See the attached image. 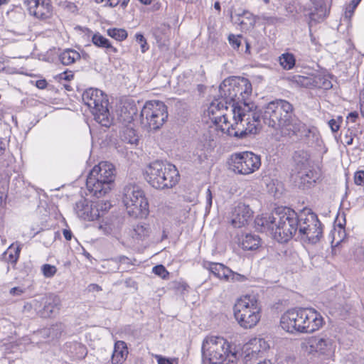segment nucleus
I'll return each instance as SVG.
<instances>
[{
  "mask_svg": "<svg viewBox=\"0 0 364 364\" xmlns=\"http://www.w3.org/2000/svg\"><path fill=\"white\" fill-rule=\"evenodd\" d=\"M219 98L208 107L207 115L223 132L238 139L255 134L260 124L261 113L249 100L252 84L245 77L225 79L219 87Z\"/></svg>",
  "mask_w": 364,
  "mask_h": 364,
  "instance_id": "1",
  "label": "nucleus"
},
{
  "mask_svg": "<svg viewBox=\"0 0 364 364\" xmlns=\"http://www.w3.org/2000/svg\"><path fill=\"white\" fill-rule=\"evenodd\" d=\"M298 220V215L294 210L282 207L271 215L257 216L255 223L261 226L262 230H269L274 240L284 243L296 235Z\"/></svg>",
  "mask_w": 364,
  "mask_h": 364,
  "instance_id": "2",
  "label": "nucleus"
},
{
  "mask_svg": "<svg viewBox=\"0 0 364 364\" xmlns=\"http://www.w3.org/2000/svg\"><path fill=\"white\" fill-rule=\"evenodd\" d=\"M265 124L275 129L282 136L291 137L294 124L299 119L294 114L293 105L284 100H276L267 104L262 114Z\"/></svg>",
  "mask_w": 364,
  "mask_h": 364,
  "instance_id": "3",
  "label": "nucleus"
},
{
  "mask_svg": "<svg viewBox=\"0 0 364 364\" xmlns=\"http://www.w3.org/2000/svg\"><path fill=\"white\" fill-rule=\"evenodd\" d=\"M323 323V317L313 308L288 310L282 316L280 321L282 328L291 333H311L318 330Z\"/></svg>",
  "mask_w": 364,
  "mask_h": 364,
  "instance_id": "4",
  "label": "nucleus"
},
{
  "mask_svg": "<svg viewBox=\"0 0 364 364\" xmlns=\"http://www.w3.org/2000/svg\"><path fill=\"white\" fill-rule=\"evenodd\" d=\"M203 364H236L238 360L237 351L223 337L208 336L202 344Z\"/></svg>",
  "mask_w": 364,
  "mask_h": 364,
  "instance_id": "5",
  "label": "nucleus"
},
{
  "mask_svg": "<svg viewBox=\"0 0 364 364\" xmlns=\"http://www.w3.org/2000/svg\"><path fill=\"white\" fill-rule=\"evenodd\" d=\"M116 170L114 166L107 161H101L90 171L86 187L92 196L102 198L108 194L114 187Z\"/></svg>",
  "mask_w": 364,
  "mask_h": 364,
  "instance_id": "6",
  "label": "nucleus"
},
{
  "mask_svg": "<svg viewBox=\"0 0 364 364\" xmlns=\"http://www.w3.org/2000/svg\"><path fill=\"white\" fill-rule=\"evenodd\" d=\"M144 176L150 186L160 190L173 188L180 178L179 172L173 164L159 160L146 167Z\"/></svg>",
  "mask_w": 364,
  "mask_h": 364,
  "instance_id": "7",
  "label": "nucleus"
},
{
  "mask_svg": "<svg viewBox=\"0 0 364 364\" xmlns=\"http://www.w3.org/2000/svg\"><path fill=\"white\" fill-rule=\"evenodd\" d=\"M82 99L98 124L105 127L112 124V117L108 109V99L102 90L92 87L87 89L82 93Z\"/></svg>",
  "mask_w": 364,
  "mask_h": 364,
  "instance_id": "8",
  "label": "nucleus"
},
{
  "mask_svg": "<svg viewBox=\"0 0 364 364\" xmlns=\"http://www.w3.org/2000/svg\"><path fill=\"white\" fill-rule=\"evenodd\" d=\"M122 200L129 215L144 218L149 214V203L144 191L135 183L126 184L122 191Z\"/></svg>",
  "mask_w": 364,
  "mask_h": 364,
  "instance_id": "9",
  "label": "nucleus"
},
{
  "mask_svg": "<svg viewBox=\"0 0 364 364\" xmlns=\"http://www.w3.org/2000/svg\"><path fill=\"white\" fill-rule=\"evenodd\" d=\"M234 316L241 327L255 326L261 318V307L255 296L245 295L239 298L234 306Z\"/></svg>",
  "mask_w": 364,
  "mask_h": 364,
  "instance_id": "10",
  "label": "nucleus"
},
{
  "mask_svg": "<svg viewBox=\"0 0 364 364\" xmlns=\"http://www.w3.org/2000/svg\"><path fill=\"white\" fill-rule=\"evenodd\" d=\"M296 237L305 242L316 244L322 237L321 223L311 210L303 211L298 215Z\"/></svg>",
  "mask_w": 364,
  "mask_h": 364,
  "instance_id": "11",
  "label": "nucleus"
},
{
  "mask_svg": "<svg viewBox=\"0 0 364 364\" xmlns=\"http://www.w3.org/2000/svg\"><path fill=\"white\" fill-rule=\"evenodd\" d=\"M168 115L167 107L163 102L150 100L144 104L141 110V123L149 130L155 131L163 126Z\"/></svg>",
  "mask_w": 364,
  "mask_h": 364,
  "instance_id": "12",
  "label": "nucleus"
},
{
  "mask_svg": "<svg viewBox=\"0 0 364 364\" xmlns=\"http://www.w3.org/2000/svg\"><path fill=\"white\" fill-rule=\"evenodd\" d=\"M231 169L237 174L248 175L257 171L261 166V159L251 151L236 153L231 157Z\"/></svg>",
  "mask_w": 364,
  "mask_h": 364,
  "instance_id": "13",
  "label": "nucleus"
},
{
  "mask_svg": "<svg viewBox=\"0 0 364 364\" xmlns=\"http://www.w3.org/2000/svg\"><path fill=\"white\" fill-rule=\"evenodd\" d=\"M63 330L64 326L63 323H60L53 325L50 328H43L38 331V332L35 333L32 337L23 336L11 343L13 348L12 351L15 353L17 351L21 352L26 350L28 345L39 342L36 341L37 338H51L52 339L58 338L59 336H60Z\"/></svg>",
  "mask_w": 364,
  "mask_h": 364,
  "instance_id": "14",
  "label": "nucleus"
},
{
  "mask_svg": "<svg viewBox=\"0 0 364 364\" xmlns=\"http://www.w3.org/2000/svg\"><path fill=\"white\" fill-rule=\"evenodd\" d=\"M293 136L306 140L310 145L319 144L321 141L318 129L314 127H307L301 120L297 124H294V129L291 134V137Z\"/></svg>",
  "mask_w": 364,
  "mask_h": 364,
  "instance_id": "15",
  "label": "nucleus"
},
{
  "mask_svg": "<svg viewBox=\"0 0 364 364\" xmlns=\"http://www.w3.org/2000/svg\"><path fill=\"white\" fill-rule=\"evenodd\" d=\"M269 348L268 343L264 338H254L244 346L245 357L249 360L256 359Z\"/></svg>",
  "mask_w": 364,
  "mask_h": 364,
  "instance_id": "16",
  "label": "nucleus"
},
{
  "mask_svg": "<svg viewBox=\"0 0 364 364\" xmlns=\"http://www.w3.org/2000/svg\"><path fill=\"white\" fill-rule=\"evenodd\" d=\"M31 15L38 18H48L51 14L50 0H24Z\"/></svg>",
  "mask_w": 364,
  "mask_h": 364,
  "instance_id": "17",
  "label": "nucleus"
},
{
  "mask_svg": "<svg viewBox=\"0 0 364 364\" xmlns=\"http://www.w3.org/2000/svg\"><path fill=\"white\" fill-rule=\"evenodd\" d=\"M252 217V211L250 207L243 203H239L233 210L231 217V224L236 228L246 225Z\"/></svg>",
  "mask_w": 364,
  "mask_h": 364,
  "instance_id": "18",
  "label": "nucleus"
},
{
  "mask_svg": "<svg viewBox=\"0 0 364 364\" xmlns=\"http://www.w3.org/2000/svg\"><path fill=\"white\" fill-rule=\"evenodd\" d=\"M309 346L311 351H315L320 355L329 357L334 352L333 341L327 337H314L309 340Z\"/></svg>",
  "mask_w": 364,
  "mask_h": 364,
  "instance_id": "19",
  "label": "nucleus"
},
{
  "mask_svg": "<svg viewBox=\"0 0 364 364\" xmlns=\"http://www.w3.org/2000/svg\"><path fill=\"white\" fill-rule=\"evenodd\" d=\"M75 212L82 220L92 221L99 218V213L95 209L94 203L86 199H81L75 203Z\"/></svg>",
  "mask_w": 364,
  "mask_h": 364,
  "instance_id": "20",
  "label": "nucleus"
},
{
  "mask_svg": "<svg viewBox=\"0 0 364 364\" xmlns=\"http://www.w3.org/2000/svg\"><path fill=\"white\" fill-rule=\"evenodd\" d=\"M294 181L297 186L303 189L313 186L319 178L318 173L311 167L298 173H294Z\"/></svg>",
  "mask_w": 364,
  "mask_h": 364,
  "instance_id": "21",
  "label": "nucleus"
},
{
  "mask_svg": "<svg viewBox=\"0 0 364 364\" xmlns=\"http://www.w3.org/2000/svg\"><path fill=\"white\" fill-rule=\"evenodd\" d=\"M61 308V300L57 295L50 294L46 297L42 311L43 316L50 317L57 314Z\"/></svg>",
  "mask_w": 364,
  "mask_h": 364,
  "instance_id": "22",
  "label": "nucleus"
},
{
  "mask_svg": "<svg viewBox=\"0 0 364 364\" xmlns=\"http://www.w3.org/2000/svg\"><path fill=\"white\" fill-rule=\"evenodd\" d=\"M294 173H298L300 171H304L311 167L310 155L307 151L300 150L294 153Z\"/></svg>",
  "mask_w": 364,
  "mask_h": 364,
  "instance_id": "23",
  "label": "nucleus"
},
{
  "mask_svg": "<svg viewBox=\"0 0 364 364\" xmlns=\"http://www.w3.org/2000/svg\"><path fill=\"white\" fill-rule=\"evenodd\" d=\"M238 243L244 250H255L261 245V239L257 235L246 233L240 236Z\"/></svg>",
  "mask_w": 364,
  "mask_h": 364,
  "instance_id": "24",
  "label": "nucleus"
},
{
  "mask_svg": "<svg viewBox=\"0 0 364 364\" xmlns=\"http://www.w3.org/2000/svg\"><path fill=\"white\" fill-rule=\"evenodd\" d=\"M64 350L70 357L76 359H82L87 354V349L85 346L77 341L66 342L64 345Z\"/></svg>",
  "mask_w": 364,
  "mask_h": 364,
  "instance_id": "25",
  "label": "nucleus"
},
{
  "mask_svg": "<svg viewBox=\"0 0 364 364\" xmlns=\"http://www.w3.org/2000/svg\"><path fill=\"white\" fill-rule=\"evenodd\" d=\"M128 349L124 341H118L115 342L112 355V364H122L127 359Z\"/></svg>",
  "mask_w": 364,
  "mask_h": 364,
  "instance_id": "26",
  "label": "nucleus"
},
{
  "mask_svg": "<svg viewBox=\"0 0 364 364\" xmlns=\"http://www.w3.org/2000/svg\"><path fill=\"white\" fill-rule=\"evenodd\" d=\"M204 267L215 277L223 281L228 279V273H230V269L221 263L207 262L204 263Z\"/></svg>",
  "mask_w": 364,
  "mask_h": 364,
  "instance_id": "27",
  "label": "nucleus"
},
{
  "mask_svg": "<svg viewBox=\"0 0 364 364\" xmlns=\"http://www.w3.org/2000/svg\"><path fill=\"white\" fill-rule=\"evenodd\" d=\"M235 23L241 26L242 29L249 30L255 24L256 19L254 15L248 11H243L242 13H236Z\"/></svg>",
  "mask_w": 364,
  "mask_h": 364,
  "instance_id": "28",
  "label": "nucleus"
},
{
  "mask_svg": "<svg viewBox=\"0 0 364 364\" xmlns=\"http://www.w3.org/2000/svg\"><path fill=\"white\" fill-rule=\"evenodd\" d=\"M92 42L95 46L105 49V52L107 54H109L110 53H116L118 52L117 48L114 47L110 41L100 33H95L92 36Z\"/></svg>",
  "mask_w": 364,
  "mask_h": 364,
  "instance_id": "29",
  "label": "nucleus"
},
{
  "mask_svg": "<svg viewBox=\"0 0 364 364\" xmlns=\"http://www.w3.org/2000/svg\"><path fill=\"white\" fill-rule=\"evenodd\" d=\"M151 233V228L149 224L139 223L133 226L132 237L135 240L143 241L146 240Z\"/></svg>",
  "mask_w": 364,
  "mask_h": 364,
  "instance_id": "30",
  "label": "nucleus"
},
{
  "mask_svg": "<svg viewBox=\"0 0 364 364\" xmlns=\"http://www.w3.org/2000/svg\"><path fill=\"white\" fill-rule=\"evenodd\" d=\"M59 60L64 65H70L80 59V53L73 49H65L58 56Z\"/></svg>",
  "mask_w": 364,
  "mask_h": 364,
  "instance_id": "31",
  "label": "nucleus"
},
{
  "mask_svg": "<svg viewBox=\"0 0 364 364\" xmlns=\"http://www.w3.org/2000/svg\"><path fill=\"white\" fill-rule=\"evenodd\" d=\"M328 9L323 1H320L315 6L314 11L310 13V19L316 22L323 21L328 15Z\"/></svg>",
  "mask_w": 364,
  "mask_h": 364,
  "instance_id": "32",
  "label": "nucleus"
},
{
  "mask_svg": "<svg viewBox=\"0 0 364 364\" xmlns=\"http://www.w3.org/2000/svg\"><path fill=\"white\" fill-rule=\"evenodd\" d=\"M314 77V75H309L307 76L296 75L289 77V80L292 84L296 86L313 88Z\"/></svg>",
  "mask_w": 364,
  "mask_h": 364,
  "instance_id": "33",
  "label": "nucleus"
},
{
  "mask_svg": "<svg viewBox=\"0 0 364 364\" xmlns=\"http://www.w3.org/2000/svg\"><path fill=\"white\" fill-rule=\"evenodd\" d=\"M280 65L287 70H291L296 64V58L293 53H284L279 57Z\"/></svg>",
  "mask_w": 364,
  "mask_h": 364,
  "instance_id": "34",
  "label": "nucleus"
},
{
  "mask_svg": "<svg viewBox=\"0 0 364 364\" xmlns=\"http://www.w3.org/2000/svg\"><path fill=\"white\" fill-rule=\"evenodd\" d=\"M313 87L322 88L329 90L332 87L331 80L321 74L314 75Z\"/></svg>",
  "mask_w": 364,
  "mask_h": 364,
  "instance_id": "35",
  "label": "nucleus"
},
{
  "mask_svg": "<svg viewBox=\"0 0 364 364\" xmlns=\"http://www.w3.org/2000/svg\"><path fill=\"white\" fill-rule=\"evenodd\" d=\"M107 33L109 37H111L118 41H122L125 40L128 36L127 31L123 28H109L107 31Z\"/></svg>",
  "mask_w": 364,
  "mask_h": 364,
  "instance_id": "36",
  "label": "nucleus"
},
{
  "mask_svg": "<svg viewBox=\"0 0 364 364\" xmlns=\"http://www.w3.org/2000/svg\"><path fill=\"white\" fill-rule=\"evenodd\" d=\"M121 226V220L116 218L113 221L107 222L105 228L107 234H114L120 229Z\"/></svg>",
  "mask_w": 364,
  "mask_h": 364,
  "instance_id": "37",
  "label": "nucleus"
},
{
  "mask_svg": "<svg viewBox=\"0 0 364 364\" xmlns=\"http://www.w3.org/2000/svg\"><path fill=\"white\" fill-rule=\"evenodd\" d=\"M129 109L128 107L127 106H124L123 109H122V112H124V114H127V115L124 116L123 118L124 121L126 122H130L134 120V117L136 116L137 112V109L134 105H129Z\"/></svg>",
  "mask_w": 364,
  "mask_h": 364,
  "instance_id": "38",
  "label": "nucleus"
},
{
  "mask_svg": "<svg viewBox=\"0 0 364 364\" xmlns=\"http://www.w3.org/2000/svg\"><path fill=\"white\" fill-rule=\"evenodd\" d=\"M21 251L20 245H15L12 244L8 249L7 253L9 254V261L11 263H16L18 260Z\"/></svg>",
  "mask_w": 364,
  "mask_h": 364,
  "instance_id": "39",
  "label": "nucleus"
},
{
  "mask_svg": "<svg viewBox=\"0 0 364 364\" xmlns=\"http://www.w3.org/2000/svg\"><path fill=\"white\" fill-rule=\"evenodd\" d=\"M95 209L98 210L99 213V218L104 215L105 212H107L111 207V203L108 201H98L93 203Z\"/></svg>",
  "mask_w": 364,
  "mask_h": 364,
  "instance_id": "40",
  "label": "nucleus"
},
{
  "mask_svg": "<svg viewBox=\"0 0 364 364\" xmlns=\"http://www.w3.org/2000/svg\"><path fill=\"white\" fill-rule=\"evenodd\" d=\"M122 139L129 144H133L137 141L135 131L133 129L127 128L124 132Z\"/></svg>",
  "mask_w": 364,
  "mask_h": 364,
  "instance_id": "41",
  "label": "nucleus"
},
{
  "mask_svg": "<svg viewBox=\"0 0 364 364\" xmlns=\"http://www.w3.org/2000/svg\"><path fill=\"white\" fill-rule=\"evenodd\" d=\"M41 272L45 277L51 278L56 274L57 268L54 265L45 264L41 267Z\"/></svg>",
  "mask_w": 364,
  "mask_h": 364,
  "instance_id": "42",
  "label": "nucleus"
},
{
  "mask_svg": "<svg viewBox=\"0 0 364 364\" xmlns=\"http://www.w3.org/2000/svg\"><path fill=\"white\" fill-rule=\"evenodd\" d=\"M247 279L245 275L238 274L230 269V273H228V279H226L225 282H242Z\"/></svg>",
  "mask_w": 364,
  "mask_h": 364,
  "instance_id": "43",
  "label": "nucleus"
},
{
  "mask_svg": "<svg viewBox=\"0 0 364 364\" xmlns=\"http://www.w3.org/2000/svg\"><path fill=\"white\" fill-rule=\"evenodd\" d=\"M152 272L161 278L166 279H168L169 272L162 264H159L153 267Z\"/></svg>",
  "mask_w": 364,
  "mask_h": 364,
  "instance_id": "44",
  "label": "nucleus"
},
{
  "mask_svg": "<svg viewBox=\"0 0 364 364\" xmlns=\"http://www.w3.org/2000/svg\"><path fill=\"white\" fill-rule=\"evenodd\" d=\"M361 0H352L350 4L346 7L345 12V17L350 18L354 14V11L360 4Z\"/></svg>",
  "mask_w": 364,
  "mask_h": 364,
  "instance_id": "45",
  "label": "nucleus"
},
{
  "mask_svg": "<svg viewBox=\"0 0 364 364\" xmlns=\"http://www.w3.org/2000/svg\"><path fill=\"white\" fill-rule=\"evenodd\" d=\"M135 38L136 41L140 44L141 53H144L146 52L149 50V46L144 36L141 33H136Z\"/></svg>",
  "mask_w": 364,
  "mask_h": 364,
  "instance_id": "46",
  "label": "nucleus"
},
{
  "mask_svg": "<svg viewBox=\"0 0 364 364\" xmlns=\"http://www.w3.org/2000/svg\"><path fill=\"white\" fill-rule=\"evenodd\" d=\"M228 41L231 46L234 49H238L242 43V36L231 34L228 37Z\"/></svg>",
  "mask_w": 364,
  "mask_h": 364,
  "instance_id": "47",
  "label": "nucleus"
},
{
  "mask_svg": "<svg viewBox=\"0 0 364 364\" xmlns=\"http://www.w3.org/2000/svg\"><path fill=\"white\" fill-rule=\"evenodd\" d=\"M168 30V28L165 25L161 26V27H158L155 28L153 31V35L155 37L156 40L159 42L163 40L162 34H164L166 31Z\"/></svg>",
  "mask_w": 364,
  "mask_h": 364,
  "instance_id": "48",
  "label": "nucleus"
},
{
  "mask_svg": "<svg viewBox=\"0 0 364 364\" xmlns=\"http://www.w3.org/2000/svg\"><path fill=\"white\" fill-rule=\"evenodd\" d=\"M355 183L358 186H364V171H358L354 176Z\"/></svg>",
  "mask_w": 364,
  "mask_h": 364,
  "instance_id": "49",
  "label": "nucleus"
},
{
  "mask_svg": "<svg viewBox=\"0 0 364 364\" xmlns=\"http://www.w3.org/2000/svg\"><path fill=\"white\" fill-rule=\"evenodd\" d=\"M26 291V288L22 287H17L11 288L10 290V294L13 296H21Z\"/></svg>",
  "mask_w": 364,
  "mask_h": 364,
  "instance_id": "50",
  "label": "nucleus"
},
{
  "mask_svg": "<svg viewBox=\"0 0 364 364\" xmlns=\"http://www.w3.org/2000/svg\"><path fill=\"white\" fill-rule=\"evenodd\" d=\"M212 203H213L212 193H211V191L210 190V188H208V190L206 191V205H205V209L207 210H210V208H211Z\"/></svg>",
  "mask_w": 364,
  "mask_h": 364,
  "instance_id": "51",
  "label": "nucleus"
},
{
  "mask_svg": "<svg viewBox=\"0 0 364 364\" xmlns=\"http://www.w3.org/2000/svg\"><path fill=\"white\" fill-rule=\"evenodd\" d=\"M355 257L358 261L364 260V247H359L355 250Z\"/></svg>",
  "mask_w": 364,
  "mask_h": 364,
  "instance_id": "52",
  "label": "nucleus"
},
{
  "mask_svg": "<svg viewBox=\"0 0 364 364\" xmlns=\"http://www.w3.org/2000/svg\"><path fill=\"white\" fill-rule=\"evenodd\" d=\"M328 126L333 132H336L340 128V124L336 119H332L328 121Z\"/></svg>",
  "mask_w": 364,
  "mask_h": 364,
  "instance_id": "53",
  "label": "nucleus"
},
{
  "mask_svg": "<svg viewBox=\"0 0 364 364\" xmlns=\"http://www.w3.org/2000/svg\"><path fill=\"white\" fill-rule=\"evenodd\" d=\"M155 358L158 362V364H173L171 359L164 358L160 355H156Z\"/></svg>",
  "mask_w": 364,
  "mask_h": 364,
  "instance_id": "54",
  "label": "nucleus"
},
{
  "mask_svg": "<svg viewBox=\"0 0 364 364\" xmlns=\"http://www.w3.org/2000/svg\"><path fill=\"white\" fill-rule=\"evenodd\" d=\"M73 77V75L71 73V72H70L69 73H68L67 72H64V73H62L60 74V78L61 80H65L68 81Z\"/></svg>",
  "mask_w": 364,
  "mask_h": 364,
  "instance_id": "55",
  "label": "nucleus"
},
{
  "mask_svg": "<svg viewBox=\"0 0 364 364\" xmlns=\"http://www.w3.org/2000/svg\"><path fill=\"white\" fill-rule=\"evenodd\" d=\"M63 235L67 240H70L72 239L73 234L70 230L64 229L63 230Z\"/></svg>",
  "mask_w": 364,
  "mask_h": 364,
  "instance_id": "56",
  "label": "nucleus"
},
{
  "mask_svg": "<svg viewBox=\"0 0 364 364\" xmlns=\"http://www.w3.org/2000/svg\"><path fill=\"white\" fill-rule=\"evenodd\" d=\"M6 148V143L2 138L0 137V156H1Z\"/></svg>",
  "mask_w": 364,
  "mask_h": 364,
  "instance_id": "57",
  "label": "nucleus"
},
{
  "mask_svg": "<svg viewBox=\"0 0 364 364\" xmlns=\"http://www.w3.org/2000/svg\"><path fill=\"white\" fill-rule=\"evenodd\" d=\"M47 85L45 80H40L36 81V87L40 89H44Z\"/></svg>",
  "mask_w": 364,
  "mask_h": 364,
  "instance_id": "58",
  "label": "nucleus"
},
{
  "mask_svg": "<svg viewBox=\"0 0 364 364\" xmlns=\"http://www.w3.org/2000/svg\"><path fill=\"white\" fill-rule=\"evenodd\" d=\"M358 114L355 112H350L348 114L347 119L348 120H350L352 122H355V119L358 118Z\"/></svg>",
  "mask_w": 364,
  "mask_h": 364,
  "instance_id": "59",
  "label": "nucleus"
},
{
  "mask_svg": "<svg viewBox=\"0 0 364 364\" xmlns=\"http://www.w3.org/2000/svg\"><path fill=\"white\" fill-rule=\"evenodd\" d=\"M107 1L109 2V6H115L119 3L118 0H107Z\"/></svg>",
  "mask_w": 364,
  "mask_h": 364,
  "instance_id": "60",
  "label": "nucleus"
},
{
  "mask_svg": "<svg viewBox=\"0 0 364 364\" xmlns=\"http://www.w3.org/2000/svg\"><path fill=\"white\" fill-rule=\"evenodd\" d=\"M346 139H347V141H346V143L348 145H350L353 144V139L351 136L348 137V136H346Z\"/></svg>",
  "mask_w": 364,
  "mask_h": 364,
  "instance_id": "61",
  "label": "nucleus"
},
{
  "mask_svg": "<svg viewBox=\"0 0 364 364\" xmlns=\"http://www.w3.org/2000/svg\"><path fill=\"white\" fill-rule=\"evenodd\" d=\"M139 1L144 5H149L151 3V0H139Z\"/></svg>",
  "mask_w": 364,
  "mask_h": 364,
  "instance_id": "62",
  "label": "nucleus"
},
{
  "mask_svg": "<svg viewBox=\"0 0 364 364\" xmlns=\"http://www.w3.org/2000/svg\"><path fill=\"white\" fill-rule=\"evenodd\" d=\"M214 8L218 10V11H220V4L219 2L216 1L215 4H214Z\"/></svg>",
  "mask_w": 364,
  "mask_h": 364,
  "instance_id": "63",
  "label": "nucleus"
},
{
  "mask_svg": "<svg viewBox=\"0 0 364 364\" xmlns=\"http://www.w3.org/2000/svg\"><path fill=\"white\" fill-rule=\"evenodd\" d=\"M257 364H271V362L269 360H263L259 362Z\"/></svg>",
  "mask_w": 364,
  "mask_h": 364,
  "instance_id": "64",
  "label": "nucleus"
}]
</instances>
